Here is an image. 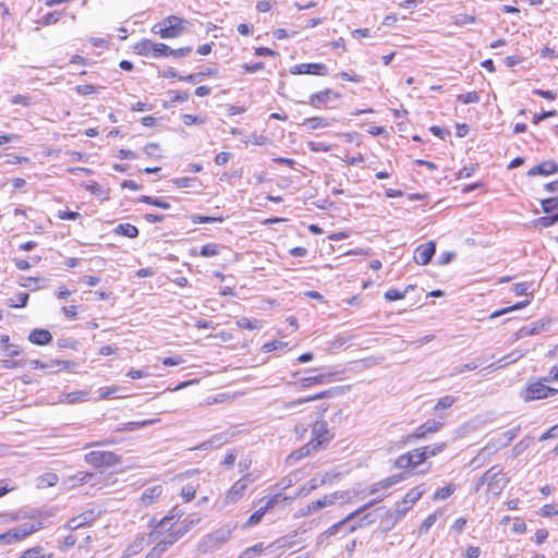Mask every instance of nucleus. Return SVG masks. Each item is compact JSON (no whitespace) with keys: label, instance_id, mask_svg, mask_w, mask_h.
I'll return each mask as SVG.
<instances>
[{"label":"nucleus","instance_id":"obj_1","mask_svg":"<svg viewBox=\"0 0 558 558\" xmlns=\"http://www.w3.org/2000/svg\"><path fill=\"white\" fill-rule=\"evenodd\" d=\"M236 527V522H227L213 533L204 535L198 543V550L202 554H208L220 549L231 539Z\"/></svg>","mask_w":558,"mask_h":558},{"label":"nucleus","instance_id":"obj_2","mask_svg":"<svg viewBox=\"0 0 558 558\" xmlns=\"http://www.w3.org/2000/svg\"><path fill=\"white\" fill-rule=\"evenodd\" d=\"M186 24L184 19L169 15L156 23L151 32L162 39L178 38L184 33Z\"/></svg>","mask_w":558,"mask_h":558},{"label":"nucleus","instance_id":"obj_3","mask_svg":"<svg viewBox=\"0 0 558 558\" xmlns=\"http://www.w3.org/2000/svg\"><path fill=\"white\" fill-rule=\"evenodd\" d=\"M544 378L529 381L525 388L521 391L520 396L525 401H534L545 399L558 392V389L545 385Z\"/></svg>","mask_w":558,"mask_h":558},{"label":"nucleus","instance_id":"obj_4","mask_svg":"<svg viewBox=\"0 0 558 558\" xmlns=\"http://www.w3.org/2000/svg\"><path fill=\"white\" fill-rule=\"evenodd\" d=\"M341 98V95L338 92H335L331 88H325L315 93H312L308 96V105L317 110H328L332 109L333 106L331 104Z\"/></svg>","mask_w":558,"mask_h":558},{"label":"nucleus","instance_id":"obj_5","mask_svg":"<svg viewBox=\"0 0 558 558\" xmlns=\"http://www.w3.org/2000/svg\"><path fill=\"white\" fill-rule=\"evenodd\" d=\"M39 526L35 523H24L14 529L0 534V545L15 544L38 531Z\"/></svg>","mask_w":558,"mask_h":558},{"label":"nucleus","instance_id":"obj_6","mask_svg":"<svg viewBox=\"0 0 558 558\" xmlns=\"http://www.w3.org/2000/svg\"><path fill=\"white\" fill-rule=\"evenodd\" d=\"M85 461L95 468H108L120 463L121 458L112 451H90Z\"/></svg>","mask_w":558,"mask_h":558},{"label":"nucleus","instance_id":"obj_7","mask_svg":"<svg viewBox=\"0 0 558 558\" xmlns=\"http://www.w3.org/2000/svg\"><path fill=\"white\" fill-rule=\"evenodd\" d=\"M520 426H513L512 428L497 435L492 438L490 441L486 445V447L480 452L478 456L487 451L489 454L496 452L497 450L507 447L519 434Z\"/></svg>","mask_w":558,"mask_h":558},{"label":"nucleus","instance_id":"obj_8","mask_svg":"<svg viewBox=\"0 0 558 558\" xmlns=\"http://www.w3.org/2000/svg\"><path fill=\"white\" fill-rule=\"evenodd\" d=\"M333 438V434L328 428V423L324 420L316 421L312 426L311 441L318 450L325 448Z\"/></svg>","mask_w":558,"mask_h":558},{"label":"nucleus","instance_id":"obj_9","mask_svg":"<svg viewBox=\"0 0 558 558\" xmlns=\"http://www.w3.org/2000/svg\"><path fill=\"white\" fill-rule=\"evenodd\" d=\"M542 209L550 216L541 217L538 223L542 227L553 226L558 221V196L549 197L541 202Z\"/></svg>","mask_w":558,"mask_h":558},{"label":"nucleus","instance_id":"obj_10","mask_svg":"<svg viewBox=\"0 0 558 558\" xmlns=\"http://www.w3.org/2000/svg\"><path fill=\"white\" fill-rule=\"evenodd\" d=\"M425 489L423 485H418L410 489L403 499L396 505V512L398 517L404 515L412 506L423 496Z\"/></svg>","mask_w":558,"mask_h":558},{"label":"nucleus","instance_id":"obj_11","mask_svg":"<svg viewBox=\"0 0 558 558\" xmlns=\"http://www.w3.org/2000/svg\"><path fill=\"white\" fill-rule=\"evenodd\" d=\"M292 75H317L326 76L329 71L324 63H300L290 69Z\"/></svg>","mask_w":558,"mask_h":558},{"label":"nucleus","instance_id":"obj_12","mask_svg":"<svg viewBox=\"0 0 558 558\" xmlns=\"http://www.w3.org/2000/svg\"><path fill=\"white\" fill-rule=\"evenodd\" d=\"M340 498H342V494H340L338 492L325 495L324 497H322L317 500L308 502L305 508L301 509V514L310 515L325 507L335 505V502Z\"/></svg>","mask_w":558,"mask_h":558},{"label":"nucleus","instance_id":"obj_13","mask_svg":"<svg viewBox=\"0 0 558 558\" xmlns=\"http://www.w3.org/2000/svg\"><path fill=\"white\" fill-rule=\"evenodd\" d=\"M254 482V478L251 474H246L239 481H236L231 488L228 490L226 495V502L228 504H235L238 502L243 496L244 493L248 486L250 483Z\"/></svg>","mask_w":558,"mask_h":558},{"label":"nucleus","instance_id":"obj_14","mask_svg":"<svg viewBox=\"0 0 558 558\" xmlns=\"http://www.w3.org/2000/svg\"><path fill=\"white\" fill-rule=\"evenodd\" d=\"M423 462L424 456L421 454V449L416 448L412 451L399 456L395 461V465L398 469L407 470L414 469Z\"/></svg>","mask_w":558,"mask_h":558},{"label":"nucleus","instance_id":"obj_15","mask_svg":"<svg viewBox=\"0 0 558 558\" xmlns=\"http://www.w3.org/2000/svg\"><path fill=\"white\" fill-rule=\"evenodd\" d=\"M174 515H166L156 524H153L154 520H150L149 525L153 527L150 533L146 536L148 542H156V544L162 538L170 525L173 526Z\"/></svg>","mask_w":558,"mask_h":558},{"label":"nucleus","instance_id":"obj_16","mask_svg":"<svg viewBox=\"0 0 558 558\" xmlns=\"http://www.w3.org/2000/svg\"><path fill=\"white\" fill-rule=\"evenodd\" d=\"M339 393H340V388L332 387V388H329L327 390L320 391V392H318L316 395L290 401V402L286 403L284 408L286 409H292V408H294L296 405H300V404H303V403H306V402L322 400V399H328V398H333V397L338 396Z\"/></svg>","mask_w":558,"mask_h":558},{"label":"nucleus","instance_id":"obj_17","mask_svg":"<svg viewBox=\"0 0 558 558\" xmlns=\"http://www.w3.org/2000/svg\"><path fill=\"white\" fill-rule=\"evenodd\" d=\"M332 380V374H318L315 376L303 377L299 381L288 383V385L298 386L300 389H307L316 385L329 384Z\"/></svg>","mask_w":558,"mask_h":558},{"label":"nucleus","instance_id":"obj_18","mask_svg":"<svg viewBox=\"0 0 558 558\" xmlns=\"http://www.w3.org/2000/svg\"><path fill=\"white\" fill-rule=\"evenodd\" d=\"M500 473L501 469L495 465L483 474L484 481H487L488 489L495 494H499L505 487V483L500 484L501 480L497 478Z\"/></svg>","mask_w":558,"mask_h":558},{"label":"nucleus","instance_id":"obj_19","mask_svg":"<svg viewBox=\"0 0 558 558\" xmlns=\"http://www.w3.org/2000/svg\"><path fill=\"white\" fill-rule=\"evenodd\" d=\"M96 519V514L94 510L85 511L77 517L72 518L68 521L65 524V529L70 531H75L80 527H83L85 525H90L92 522H94Z\"/></svg>","mask_w":558,"mask_h":558},{"label":"nucleus","instance_id":"obj_20","mask_svg":"<svg viewBox=\"0 0 558 558\" xmlns=\"http://www.w3.org/2000/svg\"><path fill=\"white\" fill-rule=\"evenodd\" d=\"M558 172V165L555 160H545L527 171V175H550Z\"/></svg>","mask_w":558,"mask_h":558},{"label":"nucleus","instance_id":"obj_21","mask_svg":"<svg viewBox=\"0 0 558 558\" xmlns=\"http://www.w3.org/2000/svg\"><path fill=\"white\" fill-rule=\"evenodd\" d=\"M162 492H163V488L161 485H154V486L147 487L143 492V494L140 498V501H138L140 505L147 507V506L155 504L157 501V499L161 496Z\"/></svg>","mask_w":558,"mask_h":558},{"label":"nucleus","instance_id":"obj_22","mask_svg":"<svg viewBox=\"0 0 558 558\" xmlns=\"http://www.w3.org/2000/svg\"><path fill=\"white\" fill-rule=\"evenodd\" d=\"M404 480H405L404 473H399V474H393L391 476H388V477L384 478L383 481H379V482L373 484L369 488V494H375L379 490L388 489L392 485H396Z\"/></svg>","mask_w":558,"mask_h":558},{"label":"nucleus","instance_id":"obj_23","mask_svg":"<svg viewBox=\"0 0 558 558\" xmlns=\"http://www.w3.org/2000/svg\"><path fill=\"white\" fill-rule=\"evenodd\" d=\"M329 480V475L328 474H325L323 476V478L320 481L316 480V478H312L306 484L302 485L295 495H293L292 497L295 498H300V497H305L307 496L312 490L318 488L319 486L326 484Z\"/></svg>","mask_w":558,"mask_h":558},{"label":"nucleus","instance_id":"obj_24","mask_svg":"<svg viewBox=\"0 0 558 558\" xmlns=\"http://www.w3.org/2000/svg\"><path fill=\"white\" fill-rule=\"evenodd\" d=\"M148 544H149V542H148L146 535L138 534L135 537V539L130 545H128V547L125 548L124 557H131V556H134V555L138 554Z\"/></svg>","mask_w":558,"mask_h":558},{"label":"nucleus","instance_id":"obj_25","mask_svg":"<svg viewBox=\"0 0 558 558\" xmlns=\"http://www.w3.org/2000/svg\"><path fill=\"white\" fill-rule=\"evenodd\" d=\"M154 48L155 43L150 39L144 38L137 43H135L132 47V50L135 54L141 57H154Z\"/></svg>","mask_w":558,"mask_h":558},{"label":"nucleus","instance_id":"obj_26","mask_svg":"<svg viewBox=\"0 0 558 558\" xmlns=\"http://www.w3.org/2000/svg\"><path fill=\"white\" fill-rule=\"evenodd\" d=\"M436 253V246H417L414 259L420 265H427Z\"/></svg>","mask_w":558,"mask_h":558},{"label":"nucleus","instance_id":"obj_27","mask_svg":"<svg viewBox=\"0 0 558 558\" xmlns=\"http://www.w3.org/2000/svg\"><path fill=\"white\" fill-rule=\"evenodd\" d=\"M28 340L37 345H45L51 342L52 336L47 329H34L31 331Z\"/></svg>","mask_w":558,"mask_h":558},{"label":"nucleus","instance_id":"obj_28","mask_svg":"<svg viewBox=\"0 0 558 558\" xmlns=\"http://www.w3.org/2000/svg\"><path fill=\"white\" fill-rule=\"evenodd\" d=\"M318 451L317 447L311 440L302 446L301 448L294 450L289 457L288 461L296 462L305 457H308L313 452Z\"/></svg>","mask_w":558,"mask_h":558},{"label":"nucleus","instance_id":"obj_29","mask_svg":"<svg viewBox=\"0 0 558 558\" xmlns=\"http://www.w3.org/2000/svg\"><path fill=\"white\" fill-rule=\"evenodd\" d=\"M182 537V532L177 531L173 529L172 525L169 526L167 534L160 538V541L157 543L159 544L163 550H168L169 547H171L174 543H177Z\"/></svg>","mask_w":558,"mask_h":558},{"label":"nucleus","instance_id":"obj_30","mask_svg":"<svg viewBox=\"0 0 558 558\" xmlns=\"http://www.w3.org/2000/svg\"><path fill=\"white\" fill-rule=\"evenodd\" d=\"M354 519V514H348L344 519L329 526L324 533L318 536V542L323 543L325 538L336 535L339 530L347 523Z\"/></svg>","mask_w":558,"mask_h":558},{"label":"nucleus","instance_id":"obj_31","mask_svg":"<svg viewBox=\"0 0 558 558\" xmlns=\"http://www.w3.org/2000/svg\"><path fill=\"white\" fill-rule=\"evenodd\" d=\"M272 545L265 546L264 543H257L252 547H247L244 549L238 558H258L260 557L267 549L271 548Z\"/></svg>","mask_w":558,"mask_h":558},{"label":"nucleus","instance_id":"obj_32","mask_svg":"<svg viewBox=\"0 0 558 558\" xmlns=\"http://www.w3.org/2000/svg\"><path fill=\"white\" fill-rule=\"evenodd\" d=\"M113 231L118 235H123L130 239L136 238L138 234V229L129 222L118 225Z\"/></svg>","mask_w":558,"mask_h":558},{"label":"nucleus","instance_id":"obj_33","mask_svg":"<svg viewBox=\"0 0 558 558\" xmlns=\"http://www.w3.org/2000/svg\"><path fill=\"white\" fill-rule=\"evenodd\" d=\"M293 499H294V497H292V496H288V495H284L282 493H277V494L270 496L266 500V502H265V505L263 507L268 512L269 510L274 509L278 505L283 504L287 500H293Z\"/></svg>","mask_w":558,"mask_h":558},{"label":"nucleus","instance_id":"obj_34","mask_svg":"<svg viewBox=\"0 0 558 558\" xmlns=\"http://www.w3.org/2000/svg\"><path fill=\"white\" fill-rule=\"evenodd\" d=\"M201 520H202V518L196 513L189 514L181 522L180 526L177 527L175 530L182 532V537H183L193 526L198 524L201 522Z\"/></svg>","mask_w":558,"mask_h":558},{"label":"nucleus","instance_id":"obj_35","mask_svg":"<svg viewBox=\"0 0 558 558\" xmlns=\"http://www.w3.org/2000/svg\"><path fill=\"white\" fill-rule=\"evenodd\" d=\"M302 125L306 126L311 131H314L317 129L327 128L330 125V123L326 118L316 116L305 119L302 122Z\"/></svg>","mask_w":558,"mask_h":558},{"label":"nucleus","instance_id":"obj_36","mask_svg":"<svg viewBox=\"0 0 558 558\" xmlns=\"http://www.w3.org/2000/svg\"><path fill=\"white\" fill-rule=\"evenodd\" d=\"M446 448V444H434L429 446L421 447V454L424 456V461L428 458L435 457Z\"/></svg>","mask_w":558,"mask_h":558},{"label":"nucleus","instance_id":"obj_37","mask_svg":"<svg viewBox=\"0 0 558 558\" xmlns=\"http://www.w3.org/2000/svg\"><path fill=\"white\" fill-rule=\"evenodd\" d=\"M487 362V359L485 357H477L466 364H463L461 366H458V367H454L453 369V373L452 375H458V374H462L466 371H474L476 369L478 366H481L482 364L486 363Z\"/></svg>","mask_w":558,"mask_h":558},{"label":"nucleus","instance_id":"obj_38","mask_svg":"<svg viewBox=\"0 0 558 558\" xmlns=\"http://www.w3.org/2000/svg\"><path fill=\"white\" fill-rule=\"evenodd\" d=\"M155 421L154 420H145L141 422H128L121 424L119 427H117V432H134L138 428L151 425Z\"/></svg>","mask_w":558,"mask_h":558},{"label":"nucleus","instance_id":"obj_39","mask_svg":"<svg viewBox=\"0 0 558 558\" xmlns=\"http://www.w3.org/2000/svg\"><path fill=\"white\" fill-rule=\"evenodd\" d=\"M228 438L226 434L215 435L211 439L204 441L197 448L201 450H207L214 447H219L222 444L227 442Z\"/></svg>","mask_w":558,"mask_h":558},{"label":"nucleus","instance_id":"obj_40","mask_svg":"<svg viewBox=\"0 0 558 558\" xmlns=\"http://www.w3.org/2000/svg\"><path fill=\"white\" fill-rule=\"evenodd\" d=\"M87 393L83 391H73L69 393H63L60 397V402H66L69 404L84 401L86 399Z\"/></svg>","mask_w":558,"mask_h":558},{"label":"nucleus","instance_id":"obj_41","mask_svg":"<svg viewBox=\"0 0 558 558\" xmlns=\"http://www.w3.org/2000/svg\"><path fill=\"white\" fill-rule=\"evenodd\" d=\"M235 324L241 329L255 330L262 328V324L259 320L251 319L247 317L239 318Z\"/></svg>","mask_w":558,"mask_h":558},{"label":"nucleus","instance_id":"obj_42","mask_svg":"<svg viewBox=\"0 0 558 558\" xmlns=\"http://www.w3.org/2000/svg\"><path fill=\"white\" fill-rule=\"evenodd\" d=\"M374 522H375V518L373 517V514L372 513H366L365 515H363L356 522H354L353 524H351L349 526L348 533H353L356 530H359L361 527H364V526H366L368 524H372Z\"/></svg>","mask_w":558,"mask_h":558},{"label":"nucleus","instance_id":"obj_43","mask_svg":"<svg viewBox=\"0 0 558 558\" xmlns=\"http://www.w3.org/2000/svg\"><path fill=\"white\" fill-rule=\"evenodd\" d=\"M100 90L99 86L93 84H81L74 87V92L80 96H90L98 94Z\"/></svg>","mask_w":558,"mask_h":558},{"label":"nucleus","instance_id":"obj_44","mask_svg":"<svg viewBox=\"0 0 558 558\" xmlns=\"http://www.w3.org/2000/svg\"><path fill=\"white\" fill-rule=\"evenodd\" d=\"M267 513V511L265 510V508L262 506L259 509H257L256 511H254L250 518L247 519V521L244 523L243 525V529H246V527H250V526H253V525H256L258 524L263 517Z\"/></svg>","mask_w":558,"mask_h":558},{"label":"nucleus","instance_id":"obj_45","mask_svg":"<svg viewBox=\"0 0 558 558\" xmlns=\"http://www.w3.org/2000/svg\"><path fill=\"white\" fill-rule=\"evenodd\" d=\"M456 492V486L453 484H448L441 488H438L435 494H434V497L433 499L434 500H444V499H447L448 497H450L453 493Z\"/></svg>","mask_w":558,"mask_h":558},{"label":"nucleus","instance_id":"obj_46","mask_svg":"<svg viewBox=\"0 0 558 558\" xmlns=\"http://www.w3.org/2000/svg\"><path fill=\"white\" fill-rule=\"evenodd\" d=\"M271 143V140L263 134H252L247 141H245V144H251L254 146H264Z\"/></svg>","mask_w":558,"mask_h":558},{"label":"nucleus","instance_id":"obj_47","mask_svg":"<svg viewBox=\"0 0 558 558\" xmlns=\"http://www.w3.org/2000/svg\"><path fill=\"white\" fill-rule=\"evenodd\" d=\"M182 122L184 125H196V124H204L206 122V118L203 116H196V114H190L185 113L181 117Z\"/></svg>","mask_w":558,"mask_h":558},{"label":"nucleus","instance_id":"obj_48","mask_svg":"<svg viewBox=\"0 0 558 558\" xmlns=\"http://www.w3.org/2000/svg\"><path fill=\"white\" fill-rule=\"evenodd\" d=\"M457 100L462 102V104H464V105L476 104V102L480 101V95L475 90L468 92L465 94L458 95Z\"/></svg>","mask_w":558,"mask_h":558},{"label":"nucleus","instance_id":"obj_49","mask_svg":"<svg viewBox=\"0 0 558 558\" xmlns=\"http://www.w3.org/2000/svg\"><path fill=\"white\" fill-rule=\"evenodd\" d=\"M28 293L20 292L15 295V299L9 300V305L11 307H25L28 301Z\"/></svg>","mask_w":558,"mask_h":558},{"label":"nucleus","instance_id":"obj_50","mask_svg":"<svg viewBox=\"0 0 558 558\" xmlns=\"http://www.w3.org/2000/svg\"><path fill=\"white\" fill-rule=\"evenodd\" d=\"M170 53H171V48L163 44V43H155V48H154V57L155 58H166V57H170Z\"/></svg>","mask_w":558,"mask_h":558},{"label":"nucleus","instance_id":"obj_51","mask_svg":"<svg viewBox=\"0 0 558 558\" xmlns=\"http://www.w3.org/2000/svg\"><path fill=\"white\" fill-rule=\"evenodd\" d=\"M457 401V398L453 397V396H445V397H441L438 402L436 403L435 405V410L436 411H439V410H445V409H449L450 407H452Z\"/></svg>","mask_w":558,"mask_h":558},{"label":"nucleus","instance_id":"obj_52","mask_svg":"<svg viewBox=\"0 0 558 558\" xmlns=\"http://www.w3.org/2000/svg\"><path fill=\"white\" fill-rule=\"evenodd\" d=\"M142 202L146 203V204H149V205H153L155 207H158V208H162V209H169L170 208V204L161 198H155V197H151V196H142Z\"/></svg>","mask_w":558,"mask_h":558},{"label":"nucleus","instance_id":"obj_53","mask_svg":"<svg viewBox=\"0 0 558 558\" xmlns=\"http://www.w3.org/2000/svg\"><path fill=\"white\" fill-rule=\"evenodd\" d=\"M530 303H531V300H525V301L519 302L510 307H506L500 311H496L495 313L492 314L490 317L494 318V317H498L500 315L507 314L513 310H521V308L525 307L526 305H529Z\"/></svg>","mask_w":558,"mask_h":558},{"label":"nucleus","instance_id":"obj_54","mask_svg":"<svg viewBox=\"0 0 558 558\" xmlns=\"http://www.w3.org/2000/svg\"><path fill=\"white\" fill-rule=\"evenodd\" d=\"M144 151L149 158L158 159L161 157L160 146L157 143H148L145 145Z\"/></svg>","mask_w":558,"mask_h":558},{"label":"nucleus","instance_id":"obj_55","mask_svg":"<svg viewBox=\"0 0 558 558\" xmlns=\"http://www.w3.org/2000/svg\"><path fill=\"white\" fill-rule=\"evenodd\" d=\"M196 179L189 178V177H182V178H175L172 180L173 186L177 189H185L191 187L194 185Z\"/></svg>","mask_w":558,"mask_h":558},{"label":"nucleus","instance_id":"obj_56","mask_svg":"<svg viewBox=\"0 0 558 558\" xmlns=\"http://www.w3.org/2000/svg\"><path fill=\"white\" fill-rule=\"evenodd\" d=\"M190 98V94L186 90H173L170 92V101L171 102H185Z\"/></svg>","mask_w":558,"mask_h":558},{"label":"nucleus","instance_id":"obj_57","mask_svg":"<svg viewBox=\"0 0 558 558\" xmlns=\"http://www.w3.org/2000/svg\"><path fill=\"white\" fill-rule=\"evenodd\" d=\"M59 220H77L81 219V214L73 210H59L56 215Z\"/></svg>","mask_w":558,"mask_h":558},{"label":"nucleus","instance_id":"obj_58","mask_svg":"<svg viewBox=\"0 0 558 558\" xmlns=\"http://www.w3.org/2000/svg\"><path fill=\"white\" fill-rule=\"evenodd\" d=\"M478 169L477 163H471L469 166H464L458 172V179H466L470 178L476 170Z\"/></svg>","mask_w":558,"mask_h":558},{"label":"nucleus","instance_id":"obj_59","mask_svg":"<svg viewBox=\"0 0 558 558\" xmlns=\"http://www.w3.org/2000/svg\"><path fill=\"white\" fill-rule=\"evenodd\" d=\"M287 342H282V341H277V340H274V341H269L267 343H265L263 347H262V350L266 353L268 352H272V351H276V350H281L283 348L287 347Z\"/></svg>","mask_w":558,"mask_h":558},{"label":"nucleus","instance_id":"obj_60","mask_svg":"<svg viewBox=\"0 0 558 558\" xmlns=\"http://www.w3.org/2000/svg\"><path fill=\"white\" fill-rule=\"evenodd\" d=\"M384 296H385L386 301L392 302V301L404 299L405 292L398 291L397 289H389L388 291H386Z\"/></svg>","mask_w":558,"mask_h":558},{"label":"nucleus","instance_id":"obj_61","mask_svg":"<svg viewBox=\"0 0 558 558\" xmlns=\"http://www.w3.org/2000/svg\"><path fill=\"white\" fill-rule=\"evenodd\" d=\"M307 146H308L310 150L314 151V153H319V151L327 153L330 150V146L323 142L311 141L307 143Z\"/></svg>","mask_w":558,"mask_h":558},{"label":"nucleus","instance_id":"obj_62","mask_svg":"<svg viewBox=\"0 0 558 558\" xmlns=\"http://www.w3.org/2000/svg\"><path fill=\"white\" fill-rule=\"evenodd\" d=\"M26 364H27V362L23 361V360H17V361H14V360H2L1 361V367L5 368V369L24 367Z\"/></svg>","mask_w":558,"mask_h":558},{"label":"nucleus","instance_id":"obj_63","mask_svg":"<svg viewBox=\"0 0 558 558\" xmlns=\"http://www.w3.org/2000/svg\"><path fill=\"white\" fill-rule=\"evenodd\" d=\"M437 521V514L436 513H432L429 514L421 524L420 526V532L421 533H426L434 524L435 522Z\"/></svg>","mask_w":558,"mask_h":558},{"label":"nucleus","instance_id":"obj_64","mask_svg":"<svg viewBox=\"0 0 558 558\" xmlns=\"http://www.w3.org/2000/svg\"><path fill=\"white\" fill-rule=\"evenodd\" d=\"M191 52H192V47H190V46L180 47L177 49H171L170 57L180 59V58H184V57L189 56Z\"/></svg>","mask_w":558,"mask_h":558}]
</instances>
